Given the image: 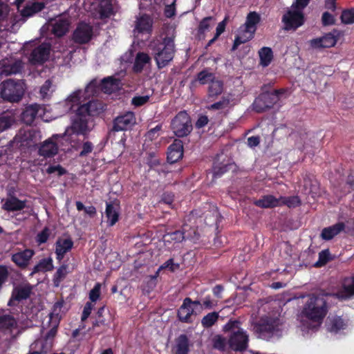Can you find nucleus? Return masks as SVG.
Here are the masks:
<instances>
[{
    "instance_id": "c85d7f7f",
    "label": "nucleus",
    "mask_w": 354,
    "mask_h": 354,
    "mask_svg": "<svg viewBox=\"0 0 354 354\" xmlns=\"http://www.w3.org/2000/svg\"><path fill=\"white\" fill-rule=\"evenodd\" d=\"M223 88L224 84L222 80L216 78L212 80L208 86V98L214 100L223 93Z\"/></svg>"
},
{
    "instance_id": "864d4df0",
    "label": "nucleus",
    "mask_w": 354,
    "mask_h": 354,
    "mask_svg": "<svg viewBox=\"0 0 354 354\" xmlns=\"http://www.w3.org/2000/svg\"><path fill=\"white\" fill-rule=\"evenodd\" d=\"M162 124H159L156 125L154 128H152L150 130H149L146 134L147 139L153 140V139L157 138L160 136V132L162 131Z\"/></svg>"
},
{
    "instance_id": "3c124183",
    "label": "nucleus",
    "mask_w": 354,
    "mask_h": 354,
    "mask_svg": "<svg viewBox=\"0 0 354 354\" xmlns=\"http://www.w3.org/2000/svg\"><path fill=\"white\" fill-rule=\"evenodd\" d=\"M13 122L11 116L8 115H0V132L8 129Z\"/></svg>"
},
{
    "instance_id": "c03bdc74",
    "label": "nucleus",
    "mask_w": 354,
    "mask_h": 354,
    "mask_svg": "<svg viewBox=\"0 0 354 354\" xmlns=\"http://www.w3.org/2000/svg\"><path fill=\"white\" fill-rule=\"evenodd\" d=\"M218 319V313L216 312L209 313L201 320V324L205 328H209L214 325Z\"/></svg>"
},
{
    "instance_id": "6e6552de",
    "label": "nucleus",
    "mask_w": 354,
    "mask_h": 354,
    "mask_svg": "<svg viewBox=\"0 0 354 354\" xmlns=\"http://www.w3.org/2000/svg\"><path fill=\"white\" fill-rule=\"evenodd\" d=\"M306 21L304 12L290 8L282 16L281 22L286 31H295L302 26Z\"/></svg>"
},
{
    "instance_id": "bb28decb",
    "label": "nucleus",
    "mask_w": 354,
    "mask_h": 354,
    "mask_svg": "<svg viewBox=\"0 0 354 354\" xmlns=\"http://www.w3.org/2000/svg\"><path fill=\"white\" fill-rule=\"evenodd\" d=\"M45 7L46 3L43 1L31 2L22 9L21 15L24 17H30L41 11Z\"/></svg>"
},
{
    "instance_id": "e2e57ef3",
    "label": "nucleus",
    "mask_w": 354,
    "mask_h": 354,
    "mask_svg": "<svg viewBox=\"0 0 354 354\" xmlns=\"http://www.w3.org/2000/svg\"><path fill=\"white\" fill-rule=\"evenodd\" d=\"M322 21L324 26H330L335 24L334 16L328 12H324L322 14Z\"/></svg>"
},
{
    "instance_id": "a18cd8bd",
    "label": "nucleus",
    "mask_w": 354,
    "mask_h": 354,
    "mask_svg": "<svg viewBox=\"0 0 354 354\" xmlns=\"http://www.w3.org/2000/svg\"><path fill=\"white\" fill-rule=\"evenodd\" d=\"M73 145L76 147L74 153H77L79 152V155H86L87 153H91L93 150V145L88 141L84 142L82 145H79L76 146L75 143Z\"/></svg>"
},
{
    "instance_id": "e433bc0d",
    "label": "nucleus",
    "mask_w": 354,
    "mask_h": 354,
    "mask_svg": "<svg viewBox=\"0 0 354 354\" xmlns=\"http://www.w3.org/2000/svg\"><path fill=\"white\" fill-rule=\"evenodd\" d=\"M255 205L264 208L276 207L280 205L279 198H277L271 195L263 196L262 198L255 201Z\"/></svg>"
},
{
    "instance_id": "b1692460",
    "label": "nucleus",
    "mask_w": 354,
    "mask_h": 354,
    "mask_svg": "<svg viewBox=\"0 0 354 354\" xmlns=\"http://www.w3.org/2000/svg\"><path fill=\"white\" fill-rule=\"evenodd\" d=\"M120 80L113 76L104 77L100 83V88L105 93H112L119 88Z\"/></svg>"
},
{
    "instance_id": "39448f33",
    "label": "nucleus",
    "mask_w": 354,
    "mask_h": 354,
    "mask_svg": "<svg viewBox=\"0 0 354 354\" xmlns=\"http://www.w3.org/2000/svg\"><path fill=\"white\" fill-rule=\"evenodd\" d=\"M1 97L11 102H19L24 96L25 88L21 80L8 79L0 85Z\"/></svg>"
},
{
    "instance_id": "2eb2a0df",
    "label": "nucleus",
    "mask_w": 354,
    "mask_h": 354,
    "mask_svg": "<svg viewBox=\"0 0 354 354\" xmlns=\"http://www.w3.org/2000/svg\"><path fill=\"white\" fill-rule=\"evenodd\" d=\"M50 54V46L41 44L34 48L30 55V62L32 64H42L48 60Z\"/></svg>"
},
{
    "instance_id": "09e8293b",
    "label": "nucleus",
    "mask_w": 354,
    "mask_h": 354,
    "mask_svg": "<svg viewBox=\"0 0 354 354\" xmlns=\"http://www.w3.org/2000/svg\"><path fill=\"white\" fill-rule=\"evenodd\" d=\"M280 205L284 204L288 206L289 207H295L300 205V200L298 196H291V197H280Z\"/></svg>"
},
{
    "instance_id": "a878e982",
    "label": "nucleus",
    "mask_w": 354,
    "mask_h": 354,
    "mask_svg": "<svg viewBox=\"0 0 354 354\" xmlns=\"http://www.w3.org/2000/svg\"><path fill=\"white\" fill-rule=\"evenodd\" d=\"M348 323L340 317H329L327 322V328L331 333H337L346 329Z\"/></svg>"
},
{
    "instance_id": "37998d69",
    "label": "nucleus",
    "mask_w": 354,
    "mask_h": 354,
    "mask_svg": "<svg viewBox=\"0 0 354 354\" xmlns=\"http://www.w3.org/2000/svg\"><path fill=\"white\" fill-rule=\"evenodd\" d=\"M67 269L68 267L66 265H63L57 269L53 278V283L55 286H59L60 282L65 278L68 273Z\"/></svg>"
},
{
    "instance_id": "69168bd1",
    "label": "nucleus",
    "mask_w": 354,
    "mask_h": 354,
    "mask_svg": "<svg viewBox=\"0 0 354 354\" xmlns=\"http://www.w3.org/2000/svg\"><path fill=\"white\" fill-rule=\"evenodd\" d=\"M227 21L228 17H225L222 21L218 23L216 28V37H218L225 31Z\"/></svg>"
},
{
    "instance_id": "de8ad7c7",
    "label": "nucleus",
    "mask_w": 354,
    "mask_h": 354,
    "mask_svg": "<svg viewBox=\"0 0 354 354\" xmlns=\"http://www.w3.org/2000/svg\"><path fill=\"white\" fill-rule=\"evenodd\" d=\"M230 104V99L227 97L223 96L218 102L212 104L207 108L208 110H221L227 107Z\"/></svg>"
},
{
    "instance_id": "f8f14e48",
    "label": "nucleus",
    "mask_w": 354,
    "mask_h": 354,
    "mask_svg": "<svg viewBox=\"0 0 354 354\" xmlns=\"http://www.w3.org/2000/svg\"><path fill=\"white\" fill-rule=\"evenodd\" d=\"M136 122L133 112L127 111L117 116L113 121L112 131H122L131 129Z\"/></svg>"
},
{
    "instance_id": "0eeeda50",
    "label": "nucleus",
    "mask_w": 354,
    "mask_h": 354,
    "mask_svg": "<svg viewBox=\"0 0 354 354\" xmlns=\"http://www.w3.org/2000/svg\"><path fill=\"white\" fill-rule=\"evenodd\" d=\"M171 129L176 136L183 138L188 136L192 131L193 127L189 115L185 111L178 112L172 119Z\"/></svg>"
},
{
    "instance_id": "0e129e2a",
    "label": "nucleus",
    "mask_w": 354,
    "mask_h": 354,
    "mask_svg": "<svg viewBox=\"0 0 354 354\" xmlns=\"http://www.w3.org/2000/svg\"><path fill=\"white\" fill-rule=\"evenodd\" d=\"M52 82L50 80H47L40 88V93L41 96L45 98L48 96L50 88H51Z\"/></svg>"
},
{
    "instance_id": "4be33fe9",
    "label": "nucleus",
    "mask_w": 354,
    "mask_h": 354,
    "mask_svg": "<svg viewBox=\"0 0 354 354\" xmlns=\"http://www.w3.org/2000/svg\"><path fill=\"white\" fill-rule=\"evenodd\" d=\"M105 215L109 226L114 225L119 220L120 207L116 203H106Z\"/></svg>"
},
{
    "instance_id": "5fc2aeb1",
    "label": "nucleus",
    "mask_w": 354,
    "mask_h": 354,
    "mask_svg": "<svg viewBox=\"0 0 354 354\" xmlns=\"http://www.w3.org/2000/svg\"><path fill=\"white\" fill-rule=\"evenodd\" d=\"M329 252L328 250H323L319 254V259L315 263V267H321L324 266L329 261Z\"/></svg>"
},
{
    "instance_id": "aec40b11",
    "label": "nucleus",
    "mask_w": 354,
    "mask_h": 354,
    "mask_svg": "<svg viewBox=\"0 0 354 354\" xmlns=\"http://www.w3.org/2000/svg\"><path fill=\"white\" fill-rule=\"evenodd\" d=\"M73 245V241L69 238H59L55 243L57 259L61 261L66 253L69 252Z\"/></svg>"
},
{
    "instance_id": "20e7f679",
    "label": "nucleus",
    "mask_w": 354,
    "mask_h": 354,
    "mask_svg": "<svg viewBox=\"0 0 354 354\" xmlns=\"http://www.w3.org/2000/svg\"><path fill=\"white\" fill-rule=\"evenodd\" d=\"M38 137H39V131L35 129L20 130L10 141V147L13 149H19L21 154L26 153L30 148L37 145Z\"/></svg>"
},
{
    "instance_id": "f704fd0d",
    "label": "nucleus",
    "mask_w": 354,
    "mask_h": 354,
    "mask_svg": "<svg viewBox=\"0 0 354 354\" xmlns=\"http://www.w3.org/2000/svg\"><path fill=\"white\" fill-rule=\"evenodd\" d=\"M53 346V342L49 339H40L35 341L32 344V349H35L34 352L40 353V354H45L49 351Z\"/></svg>"
},
{
    "instance_id": "7c9ffc66",
    "label": "nucleus",
    "mask_w": 354,
    "mask_h": 354,
    "mask_svg": "<svg viewBox=\"0 0 354 354\" xmlns=\"http://www.w3.org/2000/svg\"><path fill=\"white\" fill-rule=\"evenodd\" d=\"M3 208L7 211H18L26 206V201H21L16 197H9L3 200Z\"/></svg>"
},
{
    "instance_id": "79ce46f5",
    "label": "nucleus",
    "mask_w": 354,
    "mask_h": 354,
    "mask_svg": "<svg viewBox=\"0 0 354 354\" xmlns=\"http://www.w3.org/2000/svg\"><path fill=\"white\" fill-rule=\"evenodd\" d=\"M214 74L208 72L206 69L201 71L197 74L196 80L201 84H209L212 80L215 79Z\"/></svg>"
},
{
    "instance_id": "412c9836",
    "label": "nucleus",
    "mask_w": 354,
    "mask_h": 354,
    "mask_svg": "<svg viewBox=\"0 0 354 354\" xmlns=\"http://www.w3.org/2000/svg\"><path fill=\"white\" fill-rule=\"evenodd\" d=\"M40 106L37 104H30L25 108L21 114V120L27 125H31L37 116Z\"/></svg>"
},
{
    "instance_id": "1a4fd4ad",
    "label": "nucleus",
    "mask_w": 354,
    "mask_h": 354,
    "mask_svg": "<svg viewBox=\"0 0 354 354\" xmlns=\"http://www.w3.org/2000/svg\"><path fill=\"white\" fill-rule=\"evenodd\" d=\"M236 324V322H229L225 325V328L233 330L229 340L230 347L234 351H242L247 348L248 335L243 329L236 328L234 326Z\"/></svg>"
},
{
    "instance_id": "72a5a7b5",
    "label": "nucleus",
    "mask_w": 354,
    "mask_h": 354,
    "mask_svg": "<svg viewBox=\"0 0 354 354\" xmlns=\"http://www.w3.org/2000/svg\"><path fill=\"white\" fill-rule=\"evenodd\" d=\"M260 20V15L257 12H249L245 23V32L254 33L257 30V25L259 23Z\"/></svg>"
},
{
    "instance_id": "bf43d9fd",
    "label": "nucleus",
    "mask_w": 354,
    "mask_h": 354,
    "mask_svg": "<svg viewBox=\"0 0 354 354\" xmlns=\"http://www.w3.org/2000/svg\"><path fill=\"white\" fill-rule=\"evenodd\" d=\"M180 266L178 263H174L173 259H169L165 263H164L158 269V271L162 269H169L174 272L179 268Z\"/></svg>"
},
{
    "instance_id": "8fccbe9b",
    "label": "nucleus",
    "mask_w": 354,
    "mask_h": 354,
    "mask_svg": "<svg viewBox=\"0 0 354 354\" xmlns=\"http://www.w3.org/2000/svg\"><path fill=\"white\" fill-rule=\"evenodd\" d=\"M214 20L212 17H206L203 18L199 23L198 27V32L199 35L204 34L205 31L208 30L210 26L211 21Z\"/></svg>"
},
{
    "instance_id": "49530a36",
    "label": "nucleus",
    "mask_w": 354,
    "mask_h": 354,
    "mask_svg": "<svg viewBox=\"0 0 354 354\" xmlns=\"http://www.w3.org/2000/svg\"><path fill=\"white\" fill-rule=\"evenodd\" d=\"M341 21L344 24L354 23V8L344 10L341 15Z\"/></svg>"
},
{
    "instance_id": "13d9d810",
    "label": "nucleus",
    "mask_w": 354,
    "mask_h": 354,
    "mask_svg": "<svg viewBox=\"0 0 354 354\" xmlns=\"http://www.w3.org/2000/svg\"><path fill=\"white\" fill-rule=\"evenodd\" d=\"M49 322L51 324V328L50 329V330L46 334V336L45 338L46 339H50L53 342V339L54 337L55 336V335L57 333V328L58 326L59 322H58L57 318H55V321H50L49 320Z\"/></svg>"
},
{
    "instance_id": "052dcab7",
    "label": "nucleus",
    "mask_w": 354,
    "mask_h": 354,
    "mask_svg": "<svg viewBox=\"0 0 354 354\" xmlns=\"http://www.w3.org/2000/svg\"><path fill=\"white\" fill-rule=\"evenodd\" d=\"M50 234V230L48 227H44V230L37 234L36 238L37 241L39 244L46 243L48 239Z\"/></svg>"
},
{
    "instance_id": "4468645a",
    "label": "nucleus",
    "mask_w": 354,
    "mask_h": 354,
    "mask_svg": "<svg viewBox=\"0 0 354 354\" xmlns=\"http://www.w3.org/2000/svg\"><path fill=\"white\" fill-rule=\"evenodd\" d=\"M153 23V19L149 15L142 14L136 18L133 32L150 35L152 32Z\"/></svg>"
},
{
    "instance_id": "c9c22d12",
    "label": "nucleus",
    "mask_w": 354,
    "mask_h": 354,
    "mask_svg": "<svg viewBox=\"0 0 354 354\" xmlns=\"http://www.w3.org/2000/svg\"><path fill=\"white\" fill-rule=\"evenodd\" d=\"M260 64L266 67L269 66L273 59V52L270 47H263L259 50Z\"/></svg>"
},
{
    "instance_id": "58836bf2",
    "label": "nucleus",
    "mask_w": 354,
    "mask_h": 354,
    "mask_svg": "<svg viewBox=\"0 0 354 354\" xmlns=\"http://www.w3.org/2000/svg\"><path fill=\"white\" fill-rule=\"evenodd\" d=\"M53 269V260L51 258L41 260L34 268V272H45Z\"/></svg>"
},
{
    "instance_id": "338daca9",
    "label": "nucleus",
    "mask_w": 354,
    "mask_h": 354,
    "mask_svg": "<svg viewBox=\"0 0 354 354\" xmlns=\"http://www.w3.org/2000/svg\"><path fill=\"white\" fill-rule=\"evenodd\" d=\"M209 122L208 117L205 115H199L198 120L196 122L195 126L197 129H201L207 124Z\"/></svg>"
},
{
    "instance_id": "dca6fc26",
    "label": "nucleus",
    "mask_w": 354,
    "mask_h": 354,
    "mask_svg": "<svg viewBox=\"0 0 354 354\" xmlns=\"http://www.w3.org/2000/svg\"><path fill=\"white\" fill-rule=\"evenodd\" d=\"M30 286L26 283L15 286L8 304L9 306H15L17 302L27 299L30 295Z\"/></svg>"
},
{
    "instance_id": "f257e3e1",
    "label": "nucleus",
    "mask_w": 354,
    "mask_h": 354,
    "mask_svg": "<svg viewBox=\"0 0 354 354\" xmlns=\"http://www.w3.org/2000/svg\"><path fill=\"white\" fill-rule=\"evenodd\" d=\"M105 109V104L99 100H90L80 104L75 111L70 129L63 134H54L40 144L39 155H57L60 152L74 153L76 147L72 145L68 135L71 131L85 134L89 130L88 122L93 117L99 115Z\"/></svg>"
},
{
    "instance_id": "9d476101",
    "label": "nucleus",
    "mask_w": 354,
    "mask_h": 354,
    "mask_svg": "<svg viewBox=\"0 0 354 354\" xmlns=\"http://www.w3.org/2000/svg\"><path fill=\"white\" fill-rule=\"evenodd\" d=\"M202 311L203 306L199 301H192L190 298L187 297L178 310V317L183 322H189L192 315L201 313Z\"/></svg>"
},
{
    "instance_id": "f03ea898",
    "label": "nucleus",
    "mask_w": 354,
    "mask_h": 354,
    "mask_svg": "<svg viewBox=\"0 0 354 354\" xmlns=\"http://www.w3.org/2000/svg\"><path fill=\"white\" fill-rule=\"evenodd\" d=\"M327 295H312L308 297L299 315L303 330L317 329L327 313Z\"/></svg>"
},
{
    "instance_id": "2f4dec72",
    "label": "nucleus",
    "mask_w": 354,
    "mask_h": 354,
    "mask_svg": "<svg viewBox=\"0 0 354 354\" xmlns=\"http://www.w3.org/2000/svg\"><path fill=\"white\" fill-rule=\"evenodd\" d=\"M34 252L31 250H25L12 255V261L20 267H25L28 265Z\"/></svg>"
},
{
    "instance_id": "473e14b6",
    "label": "nucleus",
    "mask_w": 354,
    "mask_h": 354,
    "mask_svg": "<svg viewBox=\"0 0 354 354\" xmlns=\"http://www.w3.org/2000/svg\"><path fill=\"white\" fill-rule=\"evenodd\" d=\"M344 229V223H338L328 227L324 228L322 230L321 236L324 240H330L335 236L340 233Z\"/></svg>"
},
{
    "instance_id": "5701e85b",
    "label": "nucleus",
    "mask_w": 354,
    "mask_h": 354,
    "mask_svg": "<svg viewBox=\"0 0 354 354\" xmlns=\"http://www.w3.org/2000/svg\"><path fill=\"white\" fill-rule=\"evenodd\" d=\"M3 67L1 71V75L6 76L12 74H17L21 71L23 68V63L20 59L10 62L9 61H3Z\"/></svg>"
},
{
    "instance_id": "6ab92c4d",
    "label": "nucleus",
    "mask_w": 354,
    "mask_h": 354,
    "mask_svg": "<svg viewBox=\"0 0 354 354\" xmlns=\"http://www.w3.org/2000/svg\"><path fill=\"white\" fill-rule=\"evenodd\" d=\"M337 39L332 33H327L322 37L310 40V46L313 48H326L334 46Z\"/></svg>"
},
{
    "instance_id": "c756f323",
    "label": "nucleus",
    "mask_w": 354,
    "mask_h": 354,
    "mask_svg": "<svg viewBox=\"0 0 354 354\" xmlns=\"http://www.w3.org/2000/svg\"><path fill=\"white\" fill-rule=\"evenodd\" d=\"M151 61L149 55L143 52H139L136 54L135 61L133 65V71L136 73H141L145 65Z\"/></svg>"
},
{
    "instance_id": "603ef678",
    "label": "nucleus",
    "mask_w": 354,
    "mask_h": 354,
    "mask_svg": "<svg viewBox=\"0 0 354 354\" xmlns=\"http://www.w3.org/2000/svg\"><path fill=\"white\" fill-rule=\"evenodd\" d=\"M149 95L135 96L131 100V104L136 107H139L147 104L149 100Z\"/></svg>"
},
{
    "instance_id": "a19ab883",
    "label": "nucleus",
    "mask_w": 354,
    "mask_h": 354,
    "mask_svg": "<svg viewBox=\"0 0 354 354\" xmlns=\"http://www.w3.org/2000/svg\"><path fill=\"white\" fill-rule=\"evenodd\" d=\"M82 91L77 90L71 94L66 100L65 103L69 109H72L75 105L80 103Z\"/></svg>"
},
{
    "instance_id": "9b49d317",
    "label": "nucleus",
    "mask_w": 354,
    "mask_h": 354,
    "mask_svg": "<svg viewBox=\"0 0 354 354\" xmlns=\"http://www.w3.org/2000/svg\"><path fill=\"white\" fill-rule=\"evenodd\" d=\"M93 28L88 24L80 22L73 33V41L77 44H88L93 38Z\"/></svg>"
},
{
    "instance_id": "a211bd4d",
    "label": "nucleus",
    "mask_w": 354,
    "mask_h": 354,
    "mask_svg": "<svg viewBox=\"0 0 354 354\" xmlns=\"http://www.w3.org/2000/svg\"><path fill=\"white\" fill-rule=\"evenodd\" d=\"M340 299H348L354 296V277H348L344 279L341 288L335 293Z\"/></svg>"
},
{
    "instance_id": "7ed1b4c3",
    "label": "nucleus",
    "mask_w": 354,
    "mask_h": 354,
    "mask_svg": "<svg viewBox=\"0 0 354 354\" xmlns=\"http://www.w3.org/2000/svg\"><path fill=\"white\" fill-rule=\"evenodd\" d=\"M149 47L159 69L167 66L174 57L175 44L174 39L170 37H165L161 40H153L150 42Z\"/></svg>"
},
{
    "instance_id": "f3484780",
    "label": "nucleus",
    "mask_w": 354,
    "mask_h": 354,
    "mask_svg": "<svg viewBox=\"0 0 354 354\" xmlns=\"http://www.w3.org/2000/svg\"><path fill=\"white\" fill-rule=\"evenodd\" d=\"M279 320L277 318H266L261 320V323L254 327V330L259 334V337H264L265 333H271L278 328Z\"/></svg>"
},
{
    "instance_id": "393cba45",
    "label": "nucleus",
    "mask_w": 354,
    "mask_h": 354,
    "mask_svg": "<svg viewBox=\"0 0 354 354\" xmlns=\"http://www.w3.org/2000/svg\"><path fill=\"white\" fill-rule=\"evenodd\" d=\"M69 26L70 21L67 19L61 18L53 24L51 31L55 36L61 37L68 32Z\"/></svg>"
},
{
    "instance_id": "774afa93",
    "label": "nucleus",
    "mask_w": 354,
    "mask_h": 354,
    "mask_svg": "<svg viewBox=\"0 0 354 354\" xmlns=\"http://www.w3.org/2000/svg\"><path fill=\"white\" fill-rule=\"evenodd\" d=\"M48 174H53L57 172L59 176L63 175L66 173V170L62 168L60 165L49 166L46 169Z\"/></svg>"
},
{
    "instance_id": "680f3d73",
    "label": "nucleus",
    "mask_w": 354,
    "mask_h": 354,
    "mask_svg": "<svg viewBox=\"0 0 354 354\" xmlns=\"http://www.w3.org/2000/svg\"><path fill=\"white\" fill-rule=\"evenodd\" d=\"M310 1V0H295L290 7L304 12V10L308 6Z\"/></svg>"
},
{
    "instance_id": "6e6d98bb",
    "label": "nucleus",
    "mask_w": 354,
    "mask_h": 354,
    "mask_svg": "<svg viewBox=\"0 0 354 354\" xmlns=\"http://www.w3.org/2000/svg\"><path fill=\"white\" fill-rule=\"evenodd\" d=\"M62 308V304L61 302H57L54 304L53 310L50 314V321H55V319L57 318L58 322H59V313L61 312Z\"/></svg>"
},
{
    "instance_id": "4c0bfd02",
    "label": "nucleus",
    "mask_w": 354,
    "mask_h": 354,
    "mask_svg": "<svg viewBox=\"0 0 354 354\" xmlns=\"http://www.w3.org/2000/svg\"><path fill=\"white\" fill-rule=\"evenodd\" d=\"M189 351L188 339L186 335H181L178 337L174 349V354H187Z\"/></svg>"
},
{
    "instance_id": "ddd939ff",
    "label": "nucleus",
    "mask_w": 354,
    "mask_h": 354,
    "mask_svg": "<svg viewBox=\"0 0 354 354\" xmlns=\"http://www.w3.org/2000/svg\"><path fill=\"white\" fill-rule=\"evenodd\" d=\"M115 13L113 0H100L95 8L96 18L104 20Z\"/></svg>"
},
{
    "instance_id": "423d86ee",
    "label": "nucleus",
    "mask_w": 354,
    "mask_h": 354,
    "mask_svg": "<svg viewBox=\"0 0 354 354\" xmlns=\"http://www.w3.org/2000/svg\"><path fill=\"white\" fill-rule=\"evenodd\" d=\"M284 89H275L272 92H263L261 93L252 104L253 110L257 113H263L272 108L283 94Z\"/></svg>"
},
{
    "instance_id": "4d7b16f0",
    "label": "nucleus",
    "mask_w": 354,
    "mask_h": 354,
    "mask_svg": "<svg viewBox=\"0 0 354 354\" xmlns=\"http://www.w3.org/2000/svg\"><path fill=\"white\" fill-rule=\"evenodd\" d=\"M101 284L97 283L93 288L89 292V299L95 302L99 299L100 296Z\"/></svg>"
},
{
    "instance_id": "ea45409f",
    "label": "nucleus",
    "mask_w": 354,
    "mask_h": 354,
    "mask_svg": "<svg viewBox=\"0 0 354 354\" xmlns=\"http://www.w3.org/2000/svg\"><path fill=\"white\" fill-rule=\"evenodd\" d=\"M171 153H180V155H184V147L183 141L180 139H175L174 142L168 147L167 155H169Z\"/></svg>"
},
{
    "instance_id": "cd10ccee",
    "label": "nucleus",
    "mask_w": 354,
    "mask_h": 354,
    "mask_svg": "<svg viewBox=\"0 0 354 354\" xmlns=\"http://www.w3.org/2000/svg\"><path fill=\"white\" fill-rule=\"evenodd\" d=\"M16 327L15 319L9 315H3L0 311V330L3 333H11Z\"/></svg>"
}]
</instances>
